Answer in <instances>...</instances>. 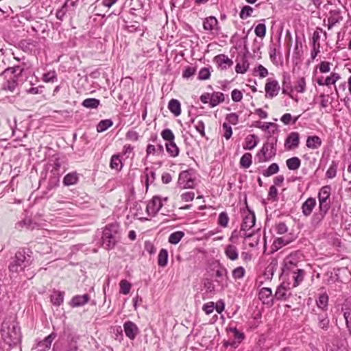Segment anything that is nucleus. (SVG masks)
Segmentation results:
<instances>
[{
  "label": "nucleus",
  "mask_w": 351,
  "mask_h": 351,
  "mask_svg": "<svg viewBox=\"0 0 351 351\" xmlns=\"http://www.w3.org/2000/svg\"><path fill=\"white\" fill-rule=\"evenodd\" d=\"M1 337L9 346L17 344L21 338L18 324L10 320L3 321L1 328Z\"/></svg>",
  "instance_id": "f257e3e1"
},
{
  "label": "nucleus",
  "mask_w": 351,
  "mask_h": 351,
  "mask_svg": "<svg viewBox=\"0 0 351 351\" xmlns=\"http://www.w3.org/2000/svg\"><path fill=\"white\" fill-rule=\"evenodd\" d=\"M119 239V226L117 223H111L105 227L101 237V245L104 248L108 250L114 248Z\"/></svg>",
  "instance_id": "f03ea898"
},
{
  "label": "nucleus",
  "mask_w": 351,
  "mask_h": 351,
  "mask_svg": "<svg viewBox=\"0 0 351 351\" xmlns=\"http://www.w3.org/2000/svg\"><path fill=\"white\" fill-rule=\"evenodd\" d=\"M30 264L29 256L27 257L25 253L18 252L15 254L14 260L9 266L10 271L12 272H19L23 270Z\"/></svg>",
  "instance_id": "7ed1b4c3"
},
{
  "label": "nucleus",
  "mask_w": 351,
  "mask_h": 351,
  "mask_svg": "<svg viewBox=\"0 0 351 351\" xmlns=\"http://www.w3.org/2000/svg\"><path fill=\"white\" fill-rule=\"evenodd\" d=\"M22 71L23 69L21 68L20 66H16L13 68H8L1 71V73H8V72H11L13 74V76L3 84V88L5 90H10L12 93L14 92L18 86L16 80L17 76L21 74Z\"/></svg>",
  "instance_id": "20e7f679"
},
{
  "label": "nucleus",
  "mask_w": 351,
  "mask_h": 351,
  "mask_svg": "<svg viewBox=\"0 0 351 351\" xmlns=\"http://www.w3.org/2000/svg\"><path fill=\"white\" fill-rule=\"evenodd\" d=\"M277 139L274 141H268L263 144L262 149L258 154L259 162H266L273 158L276 154V143Z\"/></svg>",
  "instance_id": "39448f33"
},
{
  "label": "nucleus",
  "mask_w": 351,
  "mask_h": 351,
  "mask_svg": "<svg viewBox=\"0 0 351 351\" xmlns=\"http://www.w3.org/2000/svg\"><path fill=\"white\" fill-rule=\"evenodd\" d=\"M178 186L180 189H193L195 186V178L191 171H182L180 173Z\"/></svg>",
  "instance_id": "423d86ee"
},
{
  "label": "nucleus",
  "mask_w": 351,
  "mask_h": 351,
  "mask_svg": "<svg viewBox=\"0 0 351 351\" xmlns=\"http://www.w3.org/2000/svg\"><path fill=\"white\" fill-rule=\"evenodd\" d=\"M243 221L241 223V231L247 232L253 228L256 222L255 214L250 210L248 207L243 210Z\"/></svg>",
  "instance_id": "0eeeda50"
},
{
  "label": "nucleus",
  "mask_w": 351,
  "mask_h": 351,
  "mask_svg": "<svg viewBox=\"0 0 351 351\" xmlns=\"http://www.w3.org/2000/svg\"><path fill=\"white\" fill-rule=\"evenodd\" d=\"M330 194L331 186L330 185H325L319 189L317 195L319 206L330 209V203L329 199Z\"/></svg>",
  "instance_id": "6e6552de"
},
{
  "label": "nucleus",
  "mask_w": 351,
  "mask_h": 351,
  "mask_svg": "<svg viewBox=\"0 0 351 351\" xmlns=\"http://www.w3.org/2000/svg\"><path fill=\"white\" fill-rule=\"evenodd\" d=\"M280 89V84L276 80L268 78L265 86V97L267 98H273L277 96Z\"/></svg>",
  "instance_id": "1a4fd4ad"
},
{
  "label": "nucleus",
  "mask_w": 351,
  "mask_h": 351,
  "mask_svg": "<svg viewBox=\"0 0 351 351\" xmlns=\"http://www.w3.org/2000/svg\"><path fill=\"white\" fill-rule=\"evenodd\" d=\"M314 315L313 319L317 322V326L324 330L327 331L330 327V319L327 312L317 313L315 310L312 312Z\"/></svg>",
  "instance_id": "9d476101"
},
{
  "label": "nucleus",
  "mask_w": 351,
  "mask_h": 351,
  "mask_svg": "<svg viewBox=\"0 0 351 351\" xmlns=\"http://www.w3.org/2000/svg\"><path fill=\"white\" fill-rule=\"evenodd\" d=\"M162 199L159 196H154L146 206V212L149 216H155L162 207Z\"/></svg>",
  "instance_id": "9b49d317"
},
{
  "label": "nucleus",
  "mask_w": 351,
  "mask_h": 351,
  "mask_svg": "<svg viewBox=\"0 0 351 351\" xmlns=\"http://www.w3.org/2000/svg\"><path fill=\"white\" fill-rule=\"evenodd\" d=\"M300 143V135L297 132H291L285 141L286 150H293L297 148Z\"/></svg>",
  "instance_id": "f8f14e48"
},
{
  "label": "nucleus",
  "mask_w": 351,
  "mask_h": 351,
  "mask_svg": "<svg viewBox=\"0 0 351 351\" xmlns=\"http://www.w3.org/2000/svg\"><path fill=\"white\" fill-rule=\"evenodd\" d=\"M328 210V208L319 206L318 210L314 213V214L312 216L311 221V225L313 227H317L324 220Z\"/></svg>",
  "instance_id": "ddd939ff"
},
{
  "label": "nucleus",
  "mask_w": 351,
  "mask_h": 351,
  "mask_svg": "<svg viewBox=\"0 0 351 351\" xmlns=\"http://www.w3.org/2000/svg\"><path fill=\"white\" fill-rule=\"evenodd\" d=\"M56 336V333L51 332L43 340L39 341L35 348L36 351H46L49 350L51 346L53 341L55 339Z\"/></svg>",
  "instance_id": "4468645a"
},
{
  "label": "nucleus",
  "mask_w": 351,
  "mask_h": 351,
  "mask_svg": "<svg viewBox=\"0 0 351 351\" xmlns=\"http://www.w3.org/2000/svg\"><path fill=\"white\" fill-rule=\"evenodd\" d=\"M123 328L125 335L131 340L134 339L139 332L137 326L131 321L125 322Z\"/></svg>",
  "instance_id": "2eb2a0df"
},
{
  "label": "nucleus",
  "mask_w": 351,
  "mask_h": 351,
  "mask_svg": "<svg viewBox=\"0 0 351 351\" xmlns=\"http://www.w3.org/2000/svg\"><path fill=\"white\" fill-rule=\"evenodd\" d=\"M214 61L221 70H226L233 64V61L225 54H219L215 57Z\"/></svg>",
  "instance_id": "dca6fc26"
},
{
  "label": "nucleus",
  "mask_w": 351,
  "mask_h": 351,
  "mask_svg": "<svg viewBox=\"0 0 351 351\" xmlns=\"http://www.w3.org/2000/svg\"><path fill=\"white\" fill-rule=\"evenodd\" d=\"M317 204L316 199L314 197H308L301 206L302 213L304 216L308 217L311 215L313 209Z\"/></svg>",
  "instance_id": "f3484780"
},
{
  "label": "nucleus",
  "mask_w": 351,
  "mask_h": 351,
  "mask_svg": "<svg viewBox=\"0 0 351 351\" xmlns=\"http://www.w3.org/2000/svg\"><path fill=\"white\" fill-rule=\"evenodd\" d=\"M89 300L90 297L87 293L84 295H77L72 298L69 302V305L73 308L82 306L87 304Z\"/></svg>",
  "instance_id": "a211bd4d"
},
{
  "label": "nucleus",
  "mask_w": 351,
  "mask_h": 351,
  "mask_svg": "<svg viewBox=\"0 0 351 351\" xmlns=\"http://www.w3.org/2000/svg\"><path fill=\"white\" fill-rule=\"evenodd\" d=\"M342 19L343 16L339 10H331L328 18V29H331L334 25L339 23Z\"/></svg>",
  "instance_id": "6ab92c4d"
},
{
  "label": "nucleus",
  "mask_w": 351,
  "mask_h": 351,
  "mask_svg": "<svg viewBox=\"0 0 351 351\" xmlns=\"http://www.w3.org/2000/svg\"><path fill=\"white\" fill-rule=\"evenodd\" d=\"M258 298L265 304L271 305L273 304L272 291L270 288H262L259 291Z\"/></svg>",
  "instance_id": "aec40b11"
},
{
  "label": "nucleus",
  "mask_w": 351,
  "mask_h": 351,
  "mask_svg": "<svg viewBox=\"0 0 351 351\" xmlns=\"http://www.w3.org/2000/svg\"><path fill=\"white\" fill-rule=\"evenodd\" d=\"M216 277L218 278L217 280V282L221 287H227L228 285V270L225 267H220L216 271Z\"/></svg>",
  "instance_id": "412c9836"
},
{
  "label": "nucleus",
  "mask_w": 351,
  "mask_h": 351,
  "mask_svg": "<svg viewBox=\"0 0 351 351\" xmlns=\"http://www.w3.org/2000/svg\"><path fill=\"white\" fill-rule=\"evenodd\" d=\"M228 331L233 334L234 340H232V343H231L232 347H238V346L245 338L244 333L237 330V328L235 327H230L228 329Z\"/></svg>",
  "instance_id": "4be33fe9"
},
{
  "label": "nucleus",
  "mask_w": 351,
  "mask_h": 351,
  "mask_svg": "<svg viewBox=\"0 0 351 351\" xmlns=\"http://www.w3.org/2000/svg\"><path fill=\"white\" fill-rule=\"evenodd\" d=\"M64 297V291L54 290L50 295V300L53 305L59 306L63 303Z\"/></svg>",
  "instance_id": "5701e85b"
},
{
  "label": "nucleus",
  "mask_w": 351,
  "mask_h": 351,
  "mask_svg": "<svg viewBox=\"0 0 351 351\" xmlns=\"http://www.w3.org/2000/svg\"><path fill=\"white\" fill-rule=\"evenodd\" d=\"M328 295L324 293L320 294L318 299L316 300L317 306L323 312H327L328 306Z\"/></svg>",
  "instance_id": "b1692460"
},
{
  "label": "nucleus",
  "mask_w": 351,
  "mask_h": 351,
  "mask_svg": "<svg viewBox=\"0 0 351 351\" xmlns=\"http://www.w3.org/2000/svg\"><path fill=\"white\" fill-rule=\"evenodd\" d=\"M322 141L318 136H309L307 137L306 145L308 148L315 149L322 145Z\"/></svg>",
  "instance_id": "393cba45"
},
{
  "label": "nucleus",
  "mask_w": 351,
  "mask_h": 351,
  "mask_svg": "<svg viewBox=\"0 0 351 351\" xmlns=\"http://www.w3.org/2000/svg\"><path fill=\"white\" fill-rule=\"evenodd\" d=\"M224 253L231 261L237 260L239 256V252L237 247L232 244H229L226 247Z\"/></svg>",
  "instance_id": "a878e982"
},
{
  "label": "nucleus",
  "mask_w": 351,
  "mask_h": 351,
  "mask_svg": "<svg viewBox=\"0 0 351 351\" xmlns=\"http://www.w3.org/2000/svg\"><path fill=\"white\" fill-rule=\"evenodd\" d=\"M258 140L256 135L251 134L246 136L243 145L244 149L251 150L254 149L258 144Z\"/></svg>",
  "instance_id": "bb28decb"
},
{
  "label": "nucleus",
  "mask_w": 351,
  "mask_h": 351,
  "mask_svg": "<svg viewBox=\"0 0 351 351\" xmlns=\"http://www.w3.org/2000/svg\"><path fill=\"white\" fill-rule=\"evenodd\" d=\"M168 108L176 117L181 114V105L178 99H171L169 101Z\"/></svg>",
  "instance_id": "cd10ccee"
},
{
  "label": "nucleus",
  "mask_w": 351,
  "mask_h": 351,
  "mask_svg": "<svg viewBox=\"0 0 351 351\" xmlns=\"http://www.w3.org/2000/svg\"><path fill=\"white\" fill-rule=\"evenodd\" d=\"M218 21L215 16H209L204 19L203 22V27L206 31H212L217 27Z\"/></svg>",
  "instance_id": "c85d7f7f"
},
{
  "label": "nucleus",
  "mask_w": 351,
  "mask_h": 351,
  "mask_svg": "<svg viewBox=\"0 0 351 351\" xmlns=\"http://www.w3.org/2000/svg\"><path fill=\"white\" fill-rule=\"evenodd\" d=\"M166 150L171 157H176L179 155L180 149L174 141L165 143Z\"/></svg>",
  "instance_id": "c756f323"
},
{
  "label": "nucleus",
  "mask_w": 351,
  "mask_h": 351,
  "mask_svg": "<svg viewBox=\"0 0 351 351\" xmlns=\"http://www.w3.org/2000/svg\"><path fill=\"white\" fill-rule=\"evenodd\" d=\"M250 66L248 60L245 58H242L241 62H237L235 66V71L237 73L243 74L246 73Z\"/></svg>",
  "instance_id": "7c9ffc66"
},
{
  "label": "nucleus",
  "mask_w": 351,
  "mask_h": 351,
  "mask_svg": "<svg viewBox=\"0 0 351 351\" xmlns=\"http://www.w3.org/2000/svg\"><path fill=\"white\" fill-rule=\"evenodd\" d=\"M224 95L221 92H214L211 95V99H210V105L211 107H215L219 103L224 101Z\"/></svg>",
  "instance_id": "2f4dec72"
},
{
  "label": "nucleus",
  "mask_w": 351,
  "mask_h": 351,
  "mask_svg": "<svg viewBox=\"0 0 351 351\" xmlns=\"http://www.w3.org/2000/svg\"><path fill=\"white\" fill-rule=\"evenodd\" d=\"M78 182V176L75 172L66 174L63 179V184L65 186L75 184Z\"/></svg>",
  "instance_id": "473e14b6"
},
{
  "label": "nucleus",
  "mask_w": 351,
  "mask_h": 351,
  "mask_svg": "<svg viewBox=\"0 0 351 351\" xmlns=\"http://www.w3.org/2000/svg\"><path fill=\"white\" fill-rule=\"evenodd\" d=\"M298 261V255L297 253H291L289 256H287L285 260V267L287 269H291L292 266H295Z\"/></svg>",
  "instance_id": "72a5a7b5"
},
{
  "label": "nucleus",
  "mask_w": 351,
  "mask_h": 351,
  "mask_svg": "<svg viewBox=\"0 0 351 351\" xmlns=\"http://www.w3.org/2000/svg\"><path fill=\"white\" fill-rule=\"evenodd\" d=\"M305 271L302 269H296L295 271L293 272V279L294 280L293 287H297L300 283H301L304 277Z\"/></svg>",
  "instance_id": "f704fd0d"
},
{
  "label": "nucleus",
  "mask_w": 351,
  "mask_h": 351,
  "mask_svg": "<svg viewBox=\"0 0 351 351\" xmlns=\"http://www.w3.org/2000/svg\"><path fill=\"white\" fill-rule=\"evenodd\" d=\"M287 166L289 170H297L301 165V160L298 157H292L286 161Z\"/></svg>",
  "instance_id": "c9c22d12"
},
{
  "label": "nucleus",
  "mask_w": 351,
  "mask_h": 351,
  "mask_svg": "<svg viewBox=\"0 0 351 351\" xmlns=\"http://www.w3.org/2000/svg\"><path fill=\"white\" fill-rule=\"evenodd\" d=\"M99 104H100V101L95 98L86 99L82 103V105L84 107H85L86 108H89V109L97 108L99 106Z\"/></svg>",
  "instance_id": "e433bc0d"
},
{
  "label": "nucleus",
  "mask_w": 351,
  "mask_h": 351,
  "mask_svg": "<svg viewBox=\"0 0 351 351\" xmlns=\"http://www.w3.org/2000/svg\"><path fill=\"white\" fill-rule=\"evenodd\" d=\"M168 261V252L165 249H162L158 256V264L160 267H165Z\"/></svg>",
  "instance_id": "4c0bfd02"
},
{
  "label": "nucleus",
  "mask_w": 351,
  "mask_h": 351,
  "mask_svg": "<svg viewBox=\"0 0 351 351\" xmlns=\"http://www.w3.org/2000/svg\"><path fill=\"white\" fill-rule=\"evenodd\" d=\"M338 167V162L332 160L331 164L326 173V177L328 179L334 178L337 175V171Z\"/></svg>",
  "instance_id": "58836bf2"
},
{
  "label": "nucleus",
  "mask_w": 351,
  "mask_h": 351,
  "mask_svg": "<svg viewBox=\"0 0 351 351\" xmlns=\"http://www.w3.org/2000/svg\"><path fill=\"white\" fill-rule=\"evenodd\" d=\"M252 163V156L250 153L244 154L240 160V165L243 168H249Z\"/></svg>",
  "instance_id": "ea45409f"
},
{
  "label": "nucleus",
  "mask_w": 351,
  "mask_h": 351,
  "mask_svg": "<svg viewBox=\"0 0 351 351\" xmlns=\"http://www.w3.org/2000/svg\"><path fill=\"white\" fill-rule=\"evenodd\" d=\"M184 236V233L182 231H176L171 233L168 239V241L171 244H177Z\"/></svg>",
  "instance_id": "a19ab883"
},
{
  "label": "nucleus",
  "mask_w": 351,
  "mask_h": 351,
  "mask_svg": "<svg viewBox=\"0 0 351 351\" xmlns=\"http://www.w3.org/2000/svg\"><path fill=\"white\" fill-rule=\"evenodd\" d=\"M279 171V166L277 163L271 164L265 170L263 171V175L265 177H269Z\"/></svg>",
  "instance_id": "79ce46f5"
},
{
  "label": "nucleus",
  "mask_w": 351,
  "mask_h": 351,
  "mask_svg": "<svg viewBox=\"0 0 351 351\" xmlns=\"http://www.w3.org/2000/svg\"><path fill=\"white\" fill-rule=\"evenodd\" d=\"M112 125V121L110 119L101 120L97 125V131L103 132Z\"/></svg>",
  "instance_id": "37998d69"
},
{
  "label": "nucleus",
  "mask_w": 351,
  "mask_h": 351,
  "mask_svg": "<svg viewBox=\"0 0 351 351\" xmlns=\"http://www.w3.org/2000/svg\"><path fill=\"white\" fill-rule=\"evenodd\" d=\"M298 118L299 116L293 117L290 113H285L281 117L280 121L285 125L294 124L296 123Z\"/></svg>",
  "instance_id": "c03bdc74"
},
{
  "label": "nucleus",
  "mask_w": 351,
  "mask_h": 351,
  "mask_svg": "<svg viewBox=\"0 0 351 351\" xmlns=\"http://www.w3.org/2000/svg\"><path fill=\"white\" fill-rule=\"evenodd\" d=\"M295 90L298 93H304L306 90V80L304 77H300L295 82Z\"/></svg>",
  "instance_id": "a18cd8bd"
},
{
  "label": "nucleus",
  "mask_w": 351,
  "mask_h": 351,
  "mask_svg": "<svg viewBox=\"0 0 351 351\" xmlns=\"http://www.w3.org/2000/svg\"><path fill=\"white\" fill-rule=\"evenodd\" d=\"M253 74L254 75H258L261 78L265 77L268 75L267 69L261 64H259L258 66L254 69Z\"/></svg>",
  "instance_id": "49530a36"
},
{
  "label": "nucleus",
  "mask_w": 351,
  "mask_h": 351,
  "mask_svg": "<svg viewBox=\"0 0 351 351\" xmlns=\"http://www.w3.org/2000/svg\"><path fill=\"white\" fill-rule=\"evenodd\" d=\"M162 138L167 142H171L175 140V135L170 129H165L161 132Z\"/></svg>",
  "instance_id": "de8ad7c7"
},
{
  "label": "nucleus",
  "mask_w": 351,
  "mask_h": 351,
  "mask_svg": "<svg viewBox=\"0 0 351 351\" xmlns=\"http://www.w3.org/2000/svg\"><path fill=\"white\" fill-rule=\"evenodd\" d=\"M120 293L127 295L130 293L132 285L126 280H122L120 282Z\"/></svg>",
  "instance_id": "09e8293b"
},
{
  "label": "nucleus",
  "mask_w": 351,
  "mask_h": 351,
  "mask_svg": "<svg viewBox=\"0 0 351 351\" xmlns=\"http://www.w3.org/2000/svg\"><path fill=\"white\" fill-rule=\"evenodd\" d=\"M192 122L194 123V127L196 129V130L201 134L202 136H205V125L203 121L202 120H197L195 121V119L192 120Z\"/></svg>",
  "instance_id": "8fccbe9b"
},
{
  "label": "nucleus",
  "mask_w": 351,
  "mask_h": 351,
  "mask_svg": "<svg viewBox=\"0 0 351 351\" xmlns=\"http://www.w3.org/2000/svg\"><path fill=\"white\" fill-rule=\"evenodd\" d=\"M229 222V217L226 212H221L219 215L218 223L220 226L226 228L228 226Z\"/></svg>",
  "instance_id": "3c124183"
},
{
  "label": "nucleus",
  "mask_w": 351,
  "mask_h": 351,
  "mask_svg": "<svg viewBox=\"0 0 351 351\" xmlns=\"http://www.w3.org/2000/svg\"><path fill=\"white\" fill-rule=\"evenodd\" d=\"M110 166L112 169L116 170H119L121 168V161L118 155L112 156Z\"/></svg>",
  "instance_id": "603ef678"
},
{
  "label": "nucleus",
  "mask_w": 351,
  "mask_h": 351,
  "mask_svg": "<svg viewBox=\"0 0 351 351\" xmlns=\"http://www.w3.org/2000/svg\"><path fill=\"white\" fill-rule=\"evenodd\" d=\"M340 79V75L337 73H332L330 76H328L325 80L324 84L326 86L335 84Z\"/></svg>",
  "instance_id": "864d4df0"
},
{
  "label": "nucleus",
  "mask_w": 351,
  "mask_h": 351,
  "mask_svg": "<svg viewBox=\"0 0 351 351\" xmlns=\"http://www.w3.org/2000/svg\"><path fill=\"white\" fill-rule=\"evenodd\" d=\"M253 12V8L249 5H245L241 9V11L239 14V16L242 19H245L247 17L250 16L252 15V13Z\"/></svg>",
  "instance_id": "5fc2aeb1"
},
{
  "label": "nucleus",
  "mask_w": 351,
  "mask_h": 351,
  "mask_svg": "<svg viewBox=\"0 0 351 351\" xmlns=\"http://www.w3.org/2000/svg\"><path fill=\"white\" fill-rule=\"evenodd\" d=\"M255 34L261 38L265 37L266 34V25L264 23H259L254 29Z\"/></svg>",
  "instance_id": "6e6d98bb"
},
{
  "label": "nucleus",
  "mask_w": 351,
  "mask_h": 351,
  "mask_svg": "<svg viewBox=\"0 0 351 351\" xmlns=\"http://www.w3.org/2000/svg\"><path fill=\"white\" fill-rule=\"evenodd\" d=\"M222 130H223V136L226 140H228L231 138L232 134V130L231 126L227 123H223L222 125Z\"/></svg>",
  "instance_id": "4d7b16f0"
},
{
  "label": "nucleus",
  "mask_w": 351,
  "mask_h": 351,
  "mask_svg": "<svg viewBox=\"0 0 351 351\" xmlns=\"http://www.w3.org/2000/svg\"><path fill=\"white\" fill-rule=\"evenodd\" d=\"M245 274V269L243 267H238L233 269L232 271V277L234 279H240L242 278Z\"/></svg>",
  "instance_id": "13d9d810"
},
{
  "label": "nucleus",
  "mask_w": 351,
  "mask_h": 351,
  "mask_svg": "<svg viewBox=\"0 0 351 351\" xmlns=\"http://www.w3.org/2000/svg\"><path fill=\"white\" fill-rule=\"evenodd\" d=\"M210 72L209 69L204 67L200 69L198 73V79L199 80H206L210 78Z\"/></svg>",
  "instance_id": "bf43d9fd"
},
{
  "label": "nucleus",
  "mask_w": 351,
  "mask_h": 351,
  "mask_svg": "<svg viewBox=\"0 0 351 351\" xmlns=\"http://www.w3.org/2000/svg\"><path fill=\"white\" fill-rule=\"evenodd\" d=\"M145 176H146V186L148 187L149 182H153L155 180V172L149 170L148 168L145 169Z\"/></svg>",
  "instance_id": "052dcab7"
},
{
  "label": "nucleus",
  "mask_w": 351,
  "mask_h": 351,
  "mask_svg": "<svg viewBox=\"0 0 351 351\" xmlns=\"http://www.w3.org/2000/svg\"><path fill=\"white\" fill-rule=\"evenodd\" d=\"M55 80H56L55 71H49L43 74V80L45 82H53Z\"/></svg>",
  "instance_id": "680f3d73"
},
{
  "label": "nucleus",
  "mask_w": 351,
  "mask_h": 351,
  "mask_svg": "<svg viewBox=\"0 0 351 351\" xmlns=\"http://www.w3.org/2000/svg\"><path fill=\"white\" fill-rule=\"evenodd\" d=\"M289 243V242L287 240H285L284 238H277L274 240L273 246L276 248V250H278Z\"/></svg>",
  "instance_id": "e2e57ef3"
},
{
  "label": "nucleus",
  "mask_w": 351,
  "mask_h": 351,
  "mask_svg": "<svg viewBox=\"0 0 351 351\" xmlns=\"http://www.w3.org/2000/svg\"><path fill=\"white\" fill-rule=\"evenodd\" d=\"M231 97L234 102H239L243 98V93L238 89H234L231 93Z\"/></svg>",
  "instance_id": "0e129e2a"
},
{
  "label": "nucleus",
  "mask_w": 351,
  "mask_h": 351,
  "mask_svg": "<svg viewBox=\"0 0 351 351\" xmlns=\"http://www.w3.org/2000/svg\"><path fill=\"white\" fill-rule=\"evenodd\" d=\"M226 119L229 123L232 125H237L239 122V117L236 113L228 114L226 117Z\"/></svg>",
  "instance_id": "69168bd1"
},
{
  "label": "nucleus",
  "mask_w": 351,
  "mask_h": 351,
  "mask_svg": "<svg viewBox=\"0 0 351 351\" xmlns=\"http://www.w3.org/2000/svg\"><path fill=\"white\" fill-rule=\"evenodd\" d=\"M202 309L206 315H210L215 309V303L213 302L206 303L203 305Z\"/></svg>",
  "instance_id": "338daca9"
},
{
  "label": "nucleus",
  "mask_w": 351,
  "mask_h": 351,
  "mask_svg": "<svg viewBox=\"0 0 351 351\" xmlns=\"http://www.w3.org/2000/svg\"><path fill=\"white\" fill-rule=\"evenodd\" d=\"M286 295V289L282 286H279L275 293V297L278 300L283 299Z\"/></svg>",
  "instance_id": "774afa93"
}]
</instances>
